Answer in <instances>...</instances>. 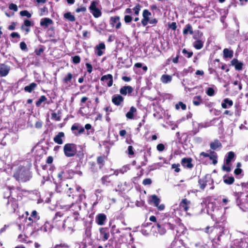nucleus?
<instances>
[{"label": "nucleus", "mask_w": 248, "mask_h": 248, "mask_svg": "<svg viewBox=\"0 0 248 248\" xmlns=\"http://www.w3.org/2000/svg\"><path fill=\"white\" fill-rule=\"evenodd\" d=\"M243 192L237 193L236 203L240 209L244 212L248 211V194L245 195L244 192L248 193V184L242 183Z\"/></svg>", "instance_id": "f257e3e1"}, {"label": "nucleus", "mask_w": 248, "mask_h": 248, "mask_svg": "<svg viewBox=\"0 0 248 248\" xmlns=\"http://www.w3.org/2000/svg\"><path fill=\"white\" fill-rule=\"evenodd\" d=\"M71 208L74 211L73 216L72 217H68L66 220H63L62 227H65L68 226V227H71L74 224L75 221L78 218V211L80 210V206L78 203H72Z\"/></svg>", "instance_id": "f03ea898"}, {"label": "nucleus", "mask_w": 248, "mask_h": 248, "mask_svg": "<svg viewBox=\"0 0 248 248\" xmlns=\"http://www.w3.org/2000/svg\"><path fill=\"white\" fill-rule=\"evenodd\" d=\"M14 176L17 180L26 182L30 178L29 170L24 167L20 166L14 172Z\"/></svg>", "instance_id": "7ed1b4c3"}, {"label": "nucleus", "mask_w": 248, "mask_h": 248, "mask_svg": "<svg viewBox=\"0 0 248 248\" xmlns=\"http://www.w3.org/2000/svg\"><path fill=\"white\" fill-rule=\"evenodd\" d=\"M63 152L67 157L74 156L77 153V146L73 143H67L63 146Z\"/></svg>", "instance_id": "20e7f679"}, {"label": "nucleus", "mask_w": 248, "mask_h": 248, "mask_svg": "<svg viewBox=\"0 0 248 248\" xmlns=\"http://www.w3.org/2000/svg\"><path fill=\"white\" fill-rule=\"evenodd\" d=\"M213 183V180L211 179L210 175H206L204 178L200 179L199 180V184L202 189H204L205 186L208 185Z\"/></svg>", "instance_id": "39448f33"}, {"label": "nucleus", "mask_w": 248, "mask_h": 248, "mask_svg": "<svg viewBox=\"0 0 248 248\" xmlns=\"http://www.w3.org/2000/svg\"><path fill=\"white\" fill-rule=\"evenodd\" d=\"M98 1L97 0H94L92 1L89 7L91 12L95 17H98L101 15L100 11L96 7Z\"/></svg>", "instance_id": "423d86ee"}, {"label": "nucleus", "mask_w": 248, "mask_h": 248, "mask_svg": "<svg viewBox=\"0 0 248 248\" xmlns=\"http://www.w3.org/2000/svg\"><path fill=\"white\" fill-rule=\"evenodd\" d=\"M150 202L153 203L154 206L157 208L158 210L162 211L165 208V205L164 204H162L159 205L160 200L155 195H153L151 196Z\"/></svg>", "instance_id": "0eeeda50"}, {"label": "nucleus", "mask_w": 248, "mask_h": 248, "mask_svg": "<svg viewBox=\"0 0 248 248\" xmlns=\"http://www.w3.org/2000/svg\"><path fill=\"white\" fill-rule=\"evenodd\" d=\"M73 77V75L70 73H68L63 78L62 83L65 88H69L72 85L71 81Z\"/></svg>", "instance_id": "6e6552de"}, {"label": "nucleus", "mask_w": 248, "mask_h": 248, "mask_svg": "<svg viewBox=\"0 0 248 248\" xmlns=\"http://www.w3.org/2000/svg\"><path fill=\"white\" fill-rule=\"evenodd\" d=\"M168 248H186L184 245L182 240L179 239H175L172 241L170 246Z\"/></svg>", "instance_id": "1a4fd4ad"}, {"label": "nucleus", "mask_w": 248, "mask_h": 248, "mask_svg": "<svg viewBox=\"0 0 248 248\" xmlns=\"http://www.w3.org/2000/svg\"><path fill=\"white\" fill-rule=\"evenodd\" d=\"M110 24L112 26L115 27L117 29H120L121 27V23L120 20V17L118 16L111 17L110 20Z\"/></svg>", "instance_id": "9d476101"}, {"label": "nucleus", "mask_w": 248, "mask_h": 248, "mask_svg": "<svg viewBox=\"0 0 248 248\" xmlns=\"http://www.w3.org/2000/svg\"><path fill=\"white\" fill-rule=\"evenodd\" d=\"M101 80L106 82L108 87H111L113 84V77L111 74H108L102 76Z\"/></svg>", "instance_id": "9b49d317"}, {"label": "nucleus", "mask_w": 248, "mask_h": 248, "mask_svg": "<svg viewBox=\"0 0 248 248\" xmlns=\"http://www.w3.org/2000/svg\"><path fill=\"white\" fill-rule=\"evenodd\" d=\"M10 70V68L8 65L4 64H0V76L5 77L8 75Z\"/></svg>", "instance_id": "f8f14e48"}, {"label": "nucleus", "mask_w": 248, "mask_h": 248, "mask_svg": "<svg viewBox=\"0 0 248 248\" xmlns=\"http://www.w3.org/2000/svg\"><path fill=\"white\" fill-rule=\"evenodd\" d=\"M95 50L97 51L96 54L98 56H101L105 49V45L104 43H100L98 45H96Z\"/></svg>", "instance_id": "ddd939ff"}, {"label": "nucleus", "mask_w": 248, "mask_h": 248, "mask_svg": "<svg viewBox=\"0 0 248 248\" xmlns=\"http://www.w3.org/2000/svg\"><path fill=\"white\" fill-rule=\"evenodd\" d=\"M231 65L234 66L236 70L240 71L242 70L243 63L239 62L237 59H233L231 61Z\"/></svg>", "instance_id": "4468645a"}, {"label": "nucleus", "mask_w": 248, "mask_h": 248, "mask_svg": "<svg viewBox=\"0 0 248 248\" xmlns=\"http://www.w3.org/2000/svg\"><path fill=\"white\" fill-rule=\"evenodd\" d=\"M64 137V133L61 132L54 137L53 140L55 143L58 144H62L63 143V139Z\"/></svg>", "instance_id": "2eb2a0df"}, {"label": "nucleus", "mask_w": 248, "mask_h": 248, "mask_svg": "<svg viewBox=\"0 0 248 248\" xmlns=\"http://www.w3.org/2000/svg\"><path fill=\"white\" fill-rule=\"evenodd\" d=\"M106 216L104 214H99L96 217V222L99 225H103L106 220Z\"/></svg>", "instance_id": "dca6fc26"}, {"label": "nucleus", "mask_w": 248, "mask_h": 248, "mask_svg": "<svg viewBox=\"0 0 248 248\" xmlns=\"http://www.w3.org/2000/svg\"><path fill=\"white\" fill-rule=\"evenodd\" d=\"M190 202L186 199H183L180 203V207L185 211H187L189 208Z\"/></svg>", "instance_id": "f3484780"}, {"label": "nucleus", "mask_w": 248, "mask_h": 248, "mask_svg": "<svg viewBox=\"0 0 248 248\" xmlns=\"http://www.w3.org/2000/svg\"><path fill=\"white\" fill-rule=\"evenodd\" d=\"M133 91L132 87L130 86H125L121 88L120 93L121 94L126 95L127 93H130Z\"/></svg>", "instance_id": "a211bd4d"}, {"label": "nucleus", "mask_w": 248, "mask_h": 248, "mask_svg": "<svg viewBox=\"0 0 248 248\" xmlns=\"http://www.w3.org/2000/svg\"><path fill=\"white\" fill-rule=\"evenodd\" d=\"M124 101V98L119 94L115 95L112 97V102L117 106H119Z\"/></svg>", "instance_id": "6ab92c4d"}, {"label": "nucleus", "mask_w": 248, "mask_h": 248, "mask_svg": "<svg viewBox=\"0 0 248 248\" xmlns=\"http://www.w3.org/2000/svg\"><path fill=\"white\" fill-rule=\"evenodd\" d=\"M53 23V21L49 18H44L41 19L40 21V25L44 28H47L49 25Z\"/></svg>", "instance_id": "aec40b11"}, {"label": "nucleus", "mask_w": 248, "mask_h": 248, "mask_svg": "<svg viewBox=\"0 0 248 248\" xmlns=\"http://www.w3.org/2000/svg\"><path fill=\"white\" fill-rule=\"evenodd\" d=\"M181 163L185 168H191L193 167L191 163V159L190 158H184L182 159Z\"/></svg>", "instance_id": "412c9836"}, {"label": "nucleus", "mask_w": 248, "mask_h": 248, "mask_svg": "<svg viewBox=\"0 0 248 248\" xmlns=\"http://www.w3.org/2000/svg\"><path fill=\"white\" fill-rule=\"evenodd\" d=\"M99 232L102 236L103 237V241L107 240L109 237V234L106 228H101L99 229Z\"/></svg>", "instance_id": "4be33fe9"}, {"label": "nucleus", "mask_w": 248, "mask_h": 248, "mask_svg": "<svg viewBox=\"0 0 248 248\" xmlns=\"http://www.w3.org/2000/svg\"><path fill=\"white\" fill-rule=\"evenodd\" d=\"M156 230L158 231V233L161 235H163V234H165L166 232L165 229L163 227H162L160 225H159V224H157L155 226L153 227V228H152L153 232L156 231Z\"/></svg>", "instance_id": "5701e85b"}, {"label": "nucleus", "mask_w": 248, "mask_h": 248, "mask_svg": "<svg viewBox=\"0 0 248 248\" xmlns=\"http://www.w3.org/2000/svg\"><path fill=\"white\" fill-rule=\"evenodd\" d=\"M172 80V76L168 75H163L160 78V81L164 84L170 83Z\"/></svg>", "instance_id": "b1692460"}, {"label": "nucleus", "mask_w": 248, "mask_h": 248, "mask_svg": "<svg viewBox=\"0 0 248 248\" xmlns=\"http://www.w3.org/2000/svg\"><path fill=\"white\" fill-rule=\"evenodd\" d=\"M233 105V102L232 100L226 98L223 100V102L221 104V106L223 108H227Z\"/></svg>", "instance_id": "393cba45"}, {"label": "nucleus", "mask_w": 248, "mask_h": 248, "mask_svg": "<svg viewBox=\"0 0 248 248\" xmlns=\"http://www.w3.org/2000/svg\"><path fill=\"white\" fill-rule=\"evenodd\" d=\"M39 217L37 215V212L35 210L31 212V216L28 218V220L31 222H35L39 220Z\"/></svg>", "instance_id": "a878e982"}, {"label": "nucleus", "mask_w": 248, "mask_h": 248, "mask_svg": "<svg viewBox=\"0 0 248 248\" xmlns=\"http://www.w3.org/2000/svg\"><path fill=\"white\" fill-rule=\"evenodd\" d=\"M136 108L134 107H131L130 110L126 114V117L129 119H133L134 118V114L136 112Z\"/></svg>", "instance_id": "bb28decb"}, {"label": "nucleus", "mask_w": 248, "mask_h": 248, "mask_svg": "<svg viewBox=\"0 0 248 248\" xmlns=\"http://www.w3.org/2000/svg\"><path fill=\"white\" fill-rule=\"evenodd\" d=\"M204 41L197 40L193 43V46L197 49H200L203 47Z\"/></svg>", "instance_id": "cd10ccee"}, {"label": "nucleus", "mask_w": 248, "mask_h": 248, "mask_svg": "<svg viewBox=\"0 0 248 248\" xmlns=\"http://www.w3.org/2000/svg\"><path fill=\"white\" fill-rule=\"evenodd\" d=\"M234 153L232 151L229 152L228 153V155L226 156L225 163H226V165H229L232 159L234 157Z\"/></svg>", "instance_id": "c85d7f7f"}, {"label": "nucleus", "mask_w": 248, "mask_h": 248, "mask_svg": "<svg viewBox=\"0 0 248 248\" xmlns=\"http://www.w3.org/2000/svg\"><path fill=\"white\" fill-rule=\"evenodd\" d=\"M223 56L225 58H231L233 56V51L232 50H229L228 48H225L223 50Z\"/></svg>", "instance_id": "c756f323"}, {"label": "nucleus", "mask_w": 248, "mask_h": 248, "mask_svg": "<svg viewBox=\"0 0 248 248\" xmlns=\"http://www.w3.org/2000/svg\"><path fill=\"white\" fill-rule=\"evenodd\" d=\"M37 86L35 83H31L29 85L25 87L24 90L26 92L31 93Z\"/></svg>", "instance_id": "7c9ffc66"}, {"label": "nucleus", "mask_w": 248, "mask_h": 248, "mask_svg": "<svg viewBox=\"0 0 248 248\" xmlns=\"http://www.w3.org/2000/svg\"><path fill=\"white\" fill-rule=\"evenodd\" d=\"M188 33H189L190 34L193 33L192 26L190 24H187L183 30V33L184 34H186Z\"/></svg>", "instance_id": "2f4dec72"}, {"label": "nucleus", "mask_w": 248, "mask_h": 248, "mask_svg": "<svg viewBox=\"0 0 248 248\" xmlns=\"http://www.w3.org/2000/svg\"><path fill=\"white\" fill-rule=\"evenodd\" d=\"M215 203L212 202H209L207 205V213L208 214H210V212L214 211L215 208Z\"/></svg>", "instance_id": "473e14b6"}, {"label": "nucleus", "mask_w": 248, "mask_h": 248, "mask_svg": "<svg viewBox=\"0 0 248 248\" xmlns=\"http://www.w3.org/2000/svg\"><path fill=\"white\" fill-rule=\"evenodd\" d=\"M221 146V143L220 142L217 140H216L214 142L211 143L210 144V147L211 149L213 150H216L217 148Z\"/></svg>", "instance_id": "72a5a7b5"}, {"label": "nucleus", "mask_w": 248, "mask_h": 248, "mask_svg": "<svg viewBox=\"0 0 248 248\" xmlns=\"http://www.w3.org/2000/svg\"><path fill=\"white\" fill-rule=\"evenodd\" d=\"M223 181L225 183L231 185L232 184L234 181V178L232 176H228V177H224L223 179Z\"/></svg>", "instance_id": "f704fd0d"}, {"label": "nucleus", "mask_w": 248, "mask_h": 248, "mask_svg": "<svg viewBox=\"0 0 248 248\" xmlns=\"http://www.w3.org/2000/svg\"><path fill=\"white\" fill-rule=\"evenodd\" d=\"M64 16L65 18H66L70 21H74L75 20V16L73 15H72L70 12L65 13L64 15Z\"/></svg>", "instance_id": "c9c22d12"}, {"label": "nucleus", "mask_w": 248, "mask_h": 248, "mask_svg": "<svg viewBox=\"0 0 248 248\" xmlns=\"http://www.w3.org/2000/svg\"><path fill=\"white\" fill-rule=\"evenodd\" d=\"M202 103V99L200 96H197L194 97L193 100V104L195 106H199Z\"/></svg>", "instance_id": "e433bc0d"}, {"label": "nucleus", "mask_w": 248, "mask_h": 248, "mask_svg": "<svg viewBox=\"0 0 248 248\" xmlns=\"http://www.w3.org/2000/svg\"><path fill=\"white\" fill-rule=\"evenodd\" d=\"M46 100V98L45 95L41 96L38 100L36 102V105L37 107H39L41 105V104Z\"/></svg>", "instance_id": "4c0bfd02"}, {"label": "nucleus", "mask_w": 248, "mask_h": 248, "mask_svg": "<svg viewBox=\"0 0 248 248\" xmlns=\"http://www.w3.org/2000/svg\"><path fill=\"white\" fill-rule=\"evenodd\" d=\"M151 15V13L148 10H144L143 11L142 16L143 18L149 20V16Z\"/></svg>", "instance_id": "58836bf2"}, {"label": "nucleus", "mask_w": 248, "mask_h": 248, "mask_svg": "<svg viewBox=\"0 0 248 248\" xmlns=\"http://www.w3.org/2000/svg\"><path fill=\"white\" fill-rule=\"evenodd\" d=\"M180 107H181L183 110H185L186 108V105L182 102H179L178 104L175 105L176 109H179Z\"/></svg>", "instance_id": "ea45409f"}, {"label": "nucleus", "mask_w": 248, "mask_h": 248, "mask_svg": "<svg viewBox=\"0 0 248 248\" xmlns=\"http://www.w3.org/2000/svg\"><path fill=\"white\" fill-rule=\"evenodd\" d=\"M206 94L209 96H213L215 95V91L212 88H208L206 91Z\"/></svg>", "instance_id": "a19ab883"}, {"label": "nucleus", "mask_w": 248, "mask_h": 248, "mask_svg": "<svg viewBox=\"0 0 248 248\" xmlns=\"http://www.w3.org/2000/svg\"><path fill=\"white\" fill-rule=\"evenodd\" d=\"M20 15L21 16H26L28 17H31V14H30L27 10H24V11H20Z\"/></svg>", "instance_id": "79ce46f5"}, {"label": "nucleus", "mask_w": 248, "mask_h": 248, "mask_svg": "<svg viewBox=\"0 0 248 248\" xmlns=\"http://www.w3.org/2000/svg\"><path fill=\"white\" fill-rule=\"evenodd\" d=\"M62 217V214L60 212H58L56 214L54 217V220L55 222H58L60 220V218Z\"/></svg>", "instance_id": "37998d69"}, {"label": "nucleus", "mask_w": 248, "mask_h": 248, "mask_svg": "<svg viewBox=\"0 0 248 248\" xmlns=\"http://www.w3.org/2000/svg\"><path fill=\"white\" fill-rule=\"evenodd\" d=\"M141 7V6L140 4H137L134 8L133 10L134 11V13L136 15H138L139 14Z\"/></svg>", "instance_id": "c03bdc74"}, {"label": "nucleus", "mask_w": 248, "mask_h": 248, "mask_svg": "<svg viewBox=\"0 0 248 248\" xmlns=\"http://www.w3.org/2000/svg\"><path fill=\"white\" fill-rule=\"evenodd\" d=\"M9 8L10 10H12L15 12H16L18 10V8H17V5L14 3L10 4L9 6Z\"/></svg>", "instance_id": "a18cd8bd"}, {"label": "nucleus", "mask_w": 248, "mask_h": 248, "mask_svg": "<svg viewBox=\"0 0 248 248\" xmlns=\"http://www.w3.org/2000/svg\"><path fill=\"white\" fill-rule=\"evenodd\" d=\"M132 17L131 16L125 15L124 16V20L125 23H129L132 21Z\"/></svg>", "instance_id": "49530a36"}, {"label": "nucleus", "mask_w": 248, "mask_h": 248, "mask_svg": "<svg viewBox=\"0 0 248 248\" xmlns=\"http://www.w3.org/2000/svg\"><path fill=\"white\" fill-rule=\"evenodd\" d=\"M73 62L74 63H78L80 62V58L78 56H75L73 58Z\"/></svg>", "instance_id": "de8ad7c7"}, {"label": "nucleus", "mask_w": 248, "mask_h": 248, "mask_svg": "<svg viewBox=\"0 0 248 248\" xmlns=\"http://www.w3.org/2000/svg\"><path fill=\"white\" fill-rule=\"evenodd\" d=\"M127 153L130 155H134V152L133 151V148L132 146H129L128 147Z\"/></svg>", "instance_id": "09e8293b"}, {"label": "nucleus", "mask_w": 248, "mask_h": 248, "mask_svg": "<svg viewBox=\"0 0 248 248\" xmlns=\"http://www.w3.org/2000/svg\"><path fill=\"white\" fill-rule=\"evenodd\" d=\"M151 183H152V180L151 179H149V178H147V179H144L142 182V184L144 185H149L151 184Z\"/></svg>", "instance_id": "8fccbe9b"}, {"label": "nucleus", "mask_w": 248, "mask_h": 248, "mask_svg": "<svg viewBox=\"0 0 248 248\" xmlns=\"http://www.w3.org/2000/svg\"><path fill=\"white\" fill-rule=\"evenodd\" d=\"M179 164H173L172 165V168L174 169L175 171L178 172L180 171V170L179 168Z\"/></svg>", "instance_id": "3c124183"}, {"label": "nucleus", "mask_w": 248, "mask_h": 248, "mask_svg": "<svg viewBox=\"0 0 248 248\" xmlns=\"http://www.w3.org/2000/svg\"><path fill=\"white\" fill-rule=\"evenodd\" d=\"M43 123L40 121H38L35 123V127L36 128H41L42 126Z\"/></svg>", "instance_id": "603ef678"}, {"label": "nucleus", "mask_w": 248, "mask_h": 248, "mask_svg": "<svg viewBox=\"0 0 248 248\" xmlns=\"http://www.w3.org/2000/svg\"><path fill=\"white\" fill-rule=\"evenodd\" d=\"M86 66L87 67L88 72L91 73L92 72L93 69L92 65L89 63H86Z\"/></svg>", "instance_id": "864d4df0"}, {"label": "nucleus", "mask_w": 248, "mask_h": 248, "mask_svg": "<svg viewBox=\"0 0 248 248\" xmlns=\"http://www.w3.org/2000/svg\"><path fill=\"white\" fill-rule=\"evenodd\" d=\"M157 149L159 151H163L164 150L165 146L163 144L160 143L157 145Z\"/></svg>", "instance_id": "5fc2aeb1"}, {"label": "nucleus", "mask_w": 248, "mask_h": 248, "mask_svg": "<svg viewBox=\"0 0 248 248\" xmlns=\"http://www.w3.org/2000/svg\"><path fill=\"white\" fill-rule=\"evenodd\" d=\"M222 169L224 170H225V171H226L227 172H229V171H231V168L230 167L229 165H226V163H225V165L223 166Z\"/></svg>", "instance_id": "6e6d98bb"}, {"label": "nucleus", "mask_w": 248, "mask_h": 248, "mask_svg": "<svg viewBox=\"0 0 248 248\" xmlns=\"http://www.w3.org/2000/svg\"><path fill=\"white\" fill-rule=\"evenodd\" d=\"M32 24H31V23L30 21H29V20H27V19H26L24 22V26H26L27 27H30L31 26Z\"/></svg>", "instance_id": "4d7b16f0"}, {"label": "nucleus", "mask_w": 248, "mask_h": 248, "mask_svg": "<svg viewBox=\"0 0 248 248\" xmlns=\"http://www.w3.org/2000/svg\"><path fill=\"white\" fill-rule=\"evenodd\" d=\"M51 116L52 119L56 121H59L60 120L59 116H58L57 114L56 113H52Z\"/></svg>", "instance_id": "13d9d810"}, {"label": "nucleus", "mask_w": 248, "mask_h": 248, "mask_svg": "<svg viewBox=\"0 0 248 248\" xmlns=\"http://www.w3.org/2000/svg\"><path fill=\"white\" fill-rule=\"evenodd\" d=\"M20 47L22 50H25L27 48V45L25 43L22 42L20 43Z\"/></svg>", "instance_id": "bf43d9fd"}, {"label": "nucleus", "mask_w": 248, "mask_h": 248, "mask_svg": "<svg viewBox=\"0 0 248 248\" xmlns=\"http://www.w3.org/2000/svg\"><path fill=\"white\" fill-rule=\"evenodd\" d=\"M11 36L12 38H19L20 35L17 32H13L11 34Z\"/></svg>", "instance_id": "052dcab7"}, {"label": "nucleus", "mask_w": 248, "mask_h": 248, "mask_svg": "<svg viewBox=\"0 0 248 248\" xmlns=\"http://www.w3.org/2000/svg\"><path fill=\"white\" fill-rule=\"evenodd\" d=\"M209 157H210V159L213 160L215 158H217V155L214 152H211V155H210V156Z\"/></svg>", "instance_id": "680f3d73"}, {"label": "nucleus", "mask_w": 248, "mask_h": 248, "mask_svg": "<svg viewBox=\"0 0 248 248\" xmlns=\"http://www.w3.org/2000/svg\"><path fill=\"white\" fill-rule=\"evenodd\" d=\"M242 170L240 168H236L235 169L234 172L236 175H239L241 173Z\"/></svg>", "instance_id": "e2e57ef3"}, {"label": "nucleus", "mask_w": 248, "mask_h": 248, "mask_svg": "<svg viewBox=\"0 0 248 248\" xmlns=\"http://www.w3.org/2000/svg\"><path fill=\"white\" fill-rule=\"evenodd\" d=\"M129 169L128 167L127 166L123 167L121 170L120 172L122 173L126 172L127 170Z\"/></svg>", "instance_id": "0e129e2a"}, {"label": "nucleus", "mask_w": 248, "mask_h": 248, "mask_svg": "<svg viewBox=\"0 0 248 248\" xmlns=\"http://www.w3.org/2000/svg\"><path fill=\"white\" fill-rule=\"evenodd\" d=\"M170 28H171L173 30H175L176 29V24L175 22H172L170 25Z\"/></svg>", "instance_id": "69168bd1"}, {"label": "nucleus", "mask_w": 248, "mask_h": 248, "mask_svg": "<svg viewBox=\"0 0 248 248\" xmlns=\"http://www.w3.org/2000/svg\"><path fill=\"white\" fill-rule=\"evenodd\" d=\"M229 200L228 198H224L222 199V202L223 203V204L222 205L223 206H224V205H227L228 202H229Z\"/></svg>", "instance_id": "338daca9"}, {"label": "nucleus", "mask_w": 248, "mask_h": 248, "mask_svg": "<svg viewBox=\"0 0 248 248\" xmlns=\"http://www.w3.org/2000/svg\"><path fill=\"white\" fill-rule=\"evenodd\" d=\"M149 20L148 19H145V18H143L141 20V23H142V24L145 26L146 25H147L148 22H149Z\"/></svg>", "instance_id": "774afa93"}]
</instances>
